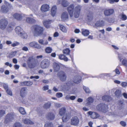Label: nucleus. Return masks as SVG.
<instances>
[{"label": "nucleus", "mask_w": 127, "mask_h": 127, "mask_svg": "<svg viewBox=\"0 0 127 127\" xmlns=\"http://www.w3.org/2000/svg\"><path fill=\"white\" fill-rule=\"evenodd\" d=\"M61 18L63 20H65L68 18V13L66 12H64L61 16Z\"/></svg>", "instance_id": "nucleus-21"}, {"label": "nucleus", "mask_w": 127, "mask_h": 127, "mask_svg": "<svg viewBox=\"0 0 127 127\" xmlns=\"http://www.w3.org/2000/svg\"><path fill=\"white\" fill-rule=\"evenodd\" d=\"M1 11L3 13H6L8 11V8L5 6H3L1 7Z\"/></svg>", "instance_id": "nucleus-27"}, {"label": "nucleus", "mask_w": 127, "mask_h": 127, "mask_svg": "<svg viewBox=\"0 0 127 127\" xmlns=\"http://www.w3.org/2000/svg\"><path fill=\"white\" fill-rule=\"evenodd\" d=\"M19 110L20 113L22 115H25L26 113L23 107H20L19 108Z\"/></svg>", "instance_id": "nucleus-36"}, {"label": "nucleus", "mask_w": 127, "mask_h": 127, "mask_svg": "<svg viewBox=\"0 0 127 127\" xmlns=\"http://www.w3.org/2000/svg\"><path fill=\"white\" fill-rule=\"evenodd\" d=\"M120 124L123 126L124 127L126 125V123L124 121H122L120 122Z\"/></svg>", "instance_id": "nucleus-58"}, {"label": "nucleus", "mask_w": 127, "mask_h": 127, "mask_svg": "<svg viewBox=\"0 0 127 127\" xmlns=\"http://www.w3.org/2000/svg\"><path fill=\"white\" fill-rule=\"evenodd\" d=\"M23 121L24 123L26 125H33L34 124V122L29 119L25 118Z\"/></svg>", "instance_id": "nucleus-18"}, {"label": "nucleus", "mask_w": 127, "mask_h": 127, "mask_svg": "<svg viewBox=\"0 0 127 127\" xmlns=\"http://www.w3.org/2000/svg\"><path fill=\"white\" fill-rule=\"evenodd\" d=\"M50 64V62L49 60L47 59H45L41 62L40 66L42 69L48 68Z\"/></svg>", "instance_id": "nucleus-7"}, {"label": "nucleus", "mask_w": 127, "mask_h": 127, "mask_svg": "<svg viewBox=\"0 0 127 127\" xmlns=\"http://www.w3.org/2000/svg\"><path fill=\"white\" fill-rule=\"evenodd\" d=\"M123 103V102L121 101H119L118 107L120 109H121L122 108Z\"/></svg>", "instance_id": "nucleus-44"}, {"label": "nucleus", "mask_w": 127, "mask_h": 127, "mask_svg": "<svg viewBox=\"0 0 127 127\" xmlns=\"http://www.w3.org/2000/svg\"><path fill=\"white\" fill-rule=\"evenodd\" d=\"M46 118L50 120H53L55 118V115L54 113L51 112L48 113L46 115Z\"/></svg>", "instance_id": "nucleus-12"}, {"label": "nucleus", "mask_w": 127, "mask_h": 127, "mask_svg": "<svg viewBox=\"0 0 127 127\" xmlns=\"http://www.w3.org/2000/svg\"><path fill=\"white\" fill-rule=\"evenodd\" d=\"M14 67L15 69H17L19 68V66L18 65L15 64L14 66Z\"/></svg>", "instance_id": "nucleus-64"}, {"label": "nucleus", "mask_w": 127, "mask_h": 127, "mask_svg": "<svg viewBox=\"0 0 127 127\" xmlns=\"http://www.w3.org/2000/svg\"><path fill=\"white\" fill-rule=\"evenodd\" d=\"M51 105V104L50 103H45L44 105V107L46 109L49 108Z\"/></svg>", "instance_id": "nucleus-42"}, {"label": "nucleus", "mask_w": 127, "mask_h": 127, "mask_svg": "<svg viewBox=\"0 0 127 127\" xmlns=\"http://www.w3.org/2000/svg\"><path fill=\"white\" fill-rule=\"evenodd\" d=\"M22 50L25 51H27L28 50V49L27 47L24 46L23 47Z\"/></svg>", "instance_id": "nucleus-60"}, {"label": "nucleus", "mask_w": 127, "mask_h": 127, "mask_svg": "<svg viewBox=\"0 0 127 127\" xmlns=\"http://www.w3.org/2000/svg\"><path fill=\"white\" fill-rule=\"evenodd\" d=\"M70 99L72 100H74L76 98V97L74 96H72L70 97Z\"/></svg>", "instance_id": "nucleus-61"}, {"label": "nucleus", "mask_w": 127, "mask_h": 127, "mask_svg": "<svg viewBox=\"0 0 127 127\" xmlns=\"http://www.w3.org/2000/svg\"><path fill=\"white\" fill-rule=\"evenodd\" d=\"M49 8V5L47 4H45L41 6L40 9L42 12H45L48 11Z\"/></svg>", "instance_id": "nucleus-14"}, {"label": "nucleus", "mask_w": 127, "mask_h": 127, "mask_svg": "<svg viewBox=\"0 0 127 127\" xmlns=\"http://www.w3.org/2000/svg\"><path fill=\"white\" fill-rule=\"evenodd\" d=\"M51 20H44L43 22V23L44 26L46 28H49L50 27V25L51 22Z\"/></svg>", "instance_id": "nucleus-16"}, {"label": "nucleus", "mask_w": 127, "mask_h": 127, "mask_svg": "<svg viewBox=\"0 0 127 127\" xmlns=\"http://www.w3.org/2000/svg\"><path fill=\"white\" fill-rule=\"evenodd\" d=\"M26 93L27 92L26 88L25 87L22 88L20 91L21 96L22 97H25Z\"/></svg>", "instance_id": "nucleus-17"}, {"label": "nucleus", "mask_w": 127, "mask_h": 127, "mask_svg": "<svg viewBox=\"0 0 127 127\" xmlns=\"http://www.w3.org/2000/svg\"><path fill=\"white\" fill-rule=\"evenodd\" d=\"M81 7L79 5H77L74 8L73 4H72L67 7V10L70 17H72L73 16V13L74 17L76 18L79 17L81 14Z\"/></svg>", "instance_id": "nucleus-1"}, {"label": "nucleus", "mask_w": 127, "mask_h": 127, "mask_svg": "<svg viewBox=\"0 0 127 127\" xmlns=\"http://www.w3.org/2000/svg\"><path fill=\"white\" fill-rule=\"evenodd\" d=\"M38 42L41 44L47 45L48 44V42L46 41L45 43H43L44 41L42 39H40L38 41Z\"/></svg>", "instance_id": "nucleus-47"}, {"label": "nucleus", "mask_w": 127, "mask_h": 127, "mask_svg": "<svg viewBox=\"0 0 127 127\" xmlns=\"http://www.w3.org/2000/svg\"><path fill=\"white\" fill-rule=\"evenodd\" d=\"M83 88L84 90L86 93L89 94L91 93V91L88 87L83 86Z\"/></svg>", "instance_id": "nucleus-37"}, {"label": "nucleus", "mask_w": 127, "mask_h": 127, "mask_svg": "<svg viewBox=\"0 0 127 127\" xmlns=\"http://www.w3.org/2000/svg\"><path fill=\"white\" fill-rule=\"evenodd\" d=\"M57 76L60 80L62 81H65L66 79L67 76L64 72L62 70L60 71L57 74Z\"/></svg>", "instance_id": "nucleus-6"}, {"label": "nucleus", "mask_w": 127, "mask_h": 127, "mask_svg": "<svg viewBox=\"0 0 127 127\" xmlns=\"http://www.w3.org/2000/svg\"><path fill=\"white\" fill-rule=\"evenodd\" d=\"M59 27L60 30L64 33H66L67 32V30L66 28L63 25H59Z\"/></svg>", "instance_id": "nucleus-31"}, {"label": "nucleus", "mask_w": 127, "mask_h": 127, "mask_svg": "<svg viewBox=\"0 0 127 127\" xmlns=\"http://www.w3.org/2000/svg\"><path fill=\"white\" fill-rule=\"evenodd\" d=\"M57 7L56 5L52 6L51 10V15L52 16H54L56 14L57 10Z\"/></svg>", "instance_id": "nucleus-22"}, {"label": "nucleus", "mask_w": 127, "mask_h": 127, "mask_svg": "<svg viewBox=\"0 0 127 127\" xmlns=\"http://www.w3.org/2000/svg\"><path fill=\"white\" fill-rule=\"evenodd\" d=\"M16 53V52L15 51L11 52L9 54V57L11 58L14 57Z\"/></svg>", "instance_id": "nucleus-46"}, {"label": "nucleus", "mask_w": 127, "mask_h": 127, "mask_svg": "<svg viewBox=\"0 0 127 127\" xmlns=\"http://www.w3.org/2000/svg\"><path fill=\"white\" fill-rule=\"evenodd\" d=\"M99 117V115L96 112H93L91 117L93 119H95Z\"/></svg>", "instance_id": "nucleus-33"}, {"label": "nucleus", "mask_w": 127, "mask_h": 127, "mask_svg": "<svg viewBox=\"0 0 127 127\" xmlns=\"http://www.w3.org/2000/svg\"><path fill=\"white\" fill-rule=\"evenodd\" d=\"M66 111V108L63 107L59 109V114L61 116H63L62 119L64 122H65L68 120L71 117V114L69 113H65Z\"/></svg>", "instance_id": "nucleus-2"}, {"label": "nucleus", "mask_w": 127, "mask_h": 127, "mask_svg": "<svg viewBox=\"0 0 127 127\" xmlns=\"http://www.w3.org/2000/svg\"><path fill=\"white\" fill-rule=\"evenodd\" d=\"M121 19L122 20L125 21L127 19V16L126 15L124 14L123 13H122L121 14Z\"/></svg>", "instance_id": "nucleus-39"}, {"label": "nucleus", "mask_w": 127, "mask_h": 127, "mask_svg": "<svg viewBox=\"0 0 127 127\" xmlns=\"http://www.w3.org/2000/svg\"><path fill=\"white\" fill-rule=\"evenodd\" d=\"M26 86H30L32 84V82L30 81H26Z\"/></svg>", "instance_id": "nucleus-50"}, {"label": "nucleus", "mask_w": 127, "mask_h": 127, "mask_svg": "<svg viewBox=\"0 0 127 127\" xmlns=\"http://www.w3.org/2000/svg\"><path fill=\"white\" fill-rule=\"evenodd\" d=\"M87 102L86 104V106H88L93 103L94 101V99L90 97L87 99Z\"/></svg>", "instance_id": "nucleus-20"}, {"label": "nucleus", "mask_w": 127, "mask_h": 127, "mask_svg": "<svg viewBox=\"0 0 127 127\" xmlns=\"http://www.w3.org/2000/svg\"><path fill=\"white\" fill-rule=\"evenodd\" d=\"M79 120L77 116L73 117L71 120V124L74 126L78 125L79 123Z\"/></svg>", "instance_id": "nucleus-10"}, {"label": "nucleus", "mask_w": 127, "mask_h": 127, "mask_svg": "<svg viewBox=\"0 0 127 127\" xmlns=\"http://www.w3.org/2000/svg\"><path fill=\"white\" fill-rule=\"evenodd\" d=\"M14 24L12 22L10 23L8 27V28L9 29H11L12 30L13 28L14 27Z\"/></svg>", "instance_id": "nucleus-40"}, {"label": "nucleus", "mask_w": 127, "mask_h": 127, "mask_svg": "<svg viewBox=\"0 0 127 127\" xmlns=\"http://www.w3.org/2000/svg\"><path fill=\"white\" fill-rule=\"evenodd\" d=\"M112 99L109 96L107 95L104 96V100L106 101H108Z\"/></svg>", "instance_id": "nucleus-38"}, {"label": "nucleus", "mask_w": 127, "mask_h": 127, "mask_svg": "<svg viewBox=\"0 0 127 127\" xmlns=\"http://www.w3.org/2000/svg\"><path fill=\"white\" fill-rule=\"evenodd\" d=\"M96 108L98 111L100 112H102L103 110V104L100 103L97 106Z\"/></svg>", "instance_id": "nucleus-25"}, {"label": "nucleus", "mask_w": 127, "mask_h": 127, "mask_svg": "<svg viewBox=\"0 0 127 127\" xmlns=\"http://www.w3.org/2000/svg\"><path fill=\"white\" fill-rule=\"evenodd\" d=\"M52 50V49L51 47H46L45 49V52L47 53H50Z\"/></svg>", "instance_id": "nucleus-35"}, {"label": "nucleus", "mask_w": 127, "mask_h": 127, "mask_svg": "<svg viewBox=\"0 0 127 127\" xmlns=\"http://www.w3.org/2000/svg\"><path fill=\"white\" fill-rule=\"evenodd\" d=\"M121 91L119 90H117L115 93V95L116 96L119 97L121 95Z\"/></svg>", "instance_id": "nucleus-41"}, {"label": "nucleus", "mask_w": 127, "mask_h": 127, "mask_svg": "<svg viewBox=\"0 0 127 127\" xmlns=\"http://www.w3.org/2000/svg\"><path fill=\"white\" fill-rule=\"evenodd\" d=\"M14 118V114L13 113H11L8 114L6 116L4 123L7 124L8 122L12 121Z\"/></svg>", "instance_id": "nucleus-5"}, {"label": "nucleus", "mask_w": 127, "mask_h": 127, "mask_svg": "<svg viewBox=\"0 0 127 127\" xmlns=\"http://www.w3.org/2000/svg\"><path fill=\"white\" fill-rule=\"evenodd\" d=\"M27 63L28 67L30 68H33L37 65V62L35 58L32 56L29 57L28 58Z\"/></svg>", "instance_id": "nucleus-3"}, {"label": "nucleus", "mask_w": 127, "mask_h": 127, "mask_svg": "<svg viewBox=\"0 0 127 127\" xmlns=\"http://www.w3.org/2000/svg\"><path fill=\"white\" fill-rule=\"evenodd\" d=\"M44 127H54L53 124L51 122H47L44 125Z\"/></svg>", "instance_id": "nucleus-32"}, {"label": "nucleus", "mask_w": 127, "mask_h": 127, "mask_svg": "<svg viewBox=\"0 0 127 127\" xmlns=\"http://www.w3.org/2000/svg\"><path fill=\"white\" fill-rule=\"evenodd\" d=\"M59 59L64 60L65 62H67L68 60L67 57L64 55L63 54H60L59 56Z\"/></svg>", "instance_id": "nucleus-23"}, {"label": "nucleus", "mask_w": 127, "mask_h": 127, "mask_svg": "<svg viewBox=\"0 0 127 127\" xmlns=\"http://www.w3.org/2000/svg\"><path fill=\"white\" fill-rule=\"evenodd\" d=\"M14 17L18 20H21L22 19L21 15L17 13H15L13 15Z\"/></svg>", "instance_id": "nucleus-24"}, {"label": "nucleus", "mask_w": 127, "mask_h": 127, "mask_svg": "<svg viewBox=\"0 0 127 127\" xmlns=\"http://www.w3.org/2000/svg\"><path fill=\"white\" fill-rule=\"evenodd\" d=\"M74 82L77 84H78L80 83L81 81V79H79L78 80L76 81L75 80Z\"/></svg>", "instance_id": "nucleus-62"}, {"label": "nucleus", "mask_w": 127, "mask_h": 127, "mask_svg": "<svg viewBox=\"0 0 127 127\" xmlns=\"http://www.w3.org/2000/svg\"><path fill=\"white\" fill-rule=\"evenodd\" d=\"M62 5L64 7H66L69 5V3L66 0H60Z\"/></svg>", "instance_id": "nucleus-19"}, {"label": "nucleus", "mask_w": 127, "mask_h": 127, "mask_svg": "<svg viewBox=\"0 0 127 127\" xmlns=\"http://www.w3.org/2000/svg\"><path fill=\"white\" fill-rule=\"evenodd\" d=\"M6 92L8 95H9L11 96H12V91L8 89H7L6 90Z\"/></svg>", "instance_id": "nucleus-51"}, {"label": "nucleus", "mask_w": 127, "mask_h": 127, "mask_svg": "<svg viewBox=\"0 0 127 127\" xmlns=\"http://www.w3.org/2000/svg\"><path fill=\"white\" fill-rule=\"evenodd\" d=\"M5 114V111L3 110H0V117H2Z\"/></svg>", "instance_id": "nucleus-49"}, {"label": "nucleus", "mask_w": 127, "mask_h": 127, "mask_svg": "<svg viewBox=\"0 0 127 127\" xmlns=\"http://www.w3.org/2000/svg\"><path fill=\"white\" fill-rule=\"evenodd\" d=\"M34 20L32 18L30 17H27L26 18V21L27 23H32L34 22Z\"/></svg>", "instance_id": "nucleus-34"}, {"label": "nucleus", "mask_w": 127, "mask_h": 127, "mask_svg": "<svg viewBox=\"0 0 127 127\" xmlns=\"http://www.w3.org/2000/svg\"><path fill=\"white\" fill-rule=\"evenodd\" d=\"M48 85L44 86L43 88V90L44 91L47 90L48 89Z\"/></svg>", "instance_id": "nucleus-56"}, {"label": "nucleus", "mask_w": 127, "mask_h": 127, "mask_svg": "<svg viewBox=\"0 0 127 127\" xmlns=\"http://www.w3.org/2000/svg\"><path fill=\"white\" fill-rule=\"evenodd\" d=\"M53 68L54 72H57L60 70V66L59 64L54 62L53 64Z\"/></svg>", "instance_id": "nucleus-13"}, {"label": "nucleus", "mask_w": 127, "mask_h": 127, "mask_svg": "<svg viewBox=\"0 0 127 127\" xmlns=\"http://www.w3.org/2000/svg\"><path fill=\"white\" fill-rule=\"evenodd\" d=\"M5 65L7 66H9L10 67H11L12 66V65L11 64H9L8 62H7L5 64Z\"/></svg>", "instance_id": "nucleus-59"}, {"label": "nucleus", "mask_w": 127, "mask_h": 127, "mask_svg": "<svg viewBox=\"0 0 127 127\" xmlns=\"http://www.w3.org/2000/svg\"><path fill=\"white\" fill-rule=\"evenodd\" d=\"M82 34L84 36H87L89 35V34L90 32L89 31L87 30H82Z\"/></svg>", "instance_id": "nucleus-26"}, {"label": "nucleus", "mask_w": 127, "mask_h": 127, "mask_svg": "<svg viewBox=\"0 0 127 127\" xmlns=\"http://www.w3.org/2000/svg\"><path fill=\"white\" fill-rule=\"evenodd\" d=\"M121 85L123 87H124L127 85V83L125 82H122V83Z\"/></svg>", "instance_id": "nucleus-55"}, {"label": "nucleus", "mask_w": 127, "mask_h": 127, "mask_svg": "<svg viewBox=\"0 0 127 127\" xmlns=\"http://www.w3.org/2000/svg\"><path fill=\"white\" fill-rule=\"evenodd\" d=\"M13 127H22V125L19 122L15 123Z\"/></svg>", "instance_id": "nucleus-43"}, {"label": "nucleus", "mask_w": 127, "mask_h": 127, "mask_svg": "<svg viewBox=\"0 0 127 127\" xmlns=\"http://www.w3.org/2000/svg\"><path fill=\"white\" fill-rule=\"evenodd\" d=\"M26 81H24L23 82H21L20 83V86H26Z\"/></svg>", "instance_id": "nucleus-54"}, {"label": "nucleus", "mask_w": 127, "mask_h": 127, "mask_svg": "<svg viewBox=\"0 0 127 127\" xmlns=\"http://www.w3.org/2000/svg\"><path fill=\"white\" fill-rule=\"evenodd\" d=\"M63 94L62 93H58L56 94V96L58 98L62 97L63 96Z\"/></svg>", "instance_id": "nucleus-52"}, {"label": "nucleus", "mask_w": 127, "mask_h": 127, "mask_svg": "<svg viewBox=\"0 0 127 127\" xmlns=\"http://www.w3.org/2000/svg\"><path fill=\"white\" fill-rule=\"evenodd\" d=\"M114 12V10L113 9H106L104 12L105 16H109L113 14Z\"/></svg>", "instance_id": "nucleus-11"}, {"label": "nucleus", "mask_w": 127, "mask_h": 127, "mask_svg": "<svg viewBox=\"0 0 127 127\" xmlns=\"http://www.w3.org/2000/svg\"><path fill=\"white\" fill-rule=\"evenodd\" d=\"M43 29L39 26L36 25L34 27V35L36 36L41 35L43 34Z\"/></svg>", "instance_id": "nucleus-4"}, {"label": "nucleus", "mask_w": 127, "mask_h": 127, "mask_svg": "<svg viewBox=\"0 0 127 127\" xmlns=\"http://www.w3.org/2000/svg\"><path fill=\"white\" fill-rule=\"evenodd\" d=\"M108 109V107L107 105H104V113L107 112Z\"/></svg>", "instance_id": "nucleus-48"}, {"label": "nucleus", "mask_w": 127, "mask_h": 127, "mask_svg": "<svg viewBox=\"0 0 127 127\" xmlns=\"http://www.w3.org/2000/svg\"><path fill=\"white\" fill-rule=\"evenodd\" d=\"M30 46L31 47H34L37 49H40L41 47L39 44L37 42H32L30 43L29 44Z\"/></svg>", "instance_id": "nucleus-15"}, {"label": "nucleus", "mask_w": 127, "mask_h": 127, "mask_svg": "<svg viewBox=\"0 0 127 127\" xmlns=\"http://www.w3.org/2000/svg\"><path fill=\"white\" fill-rule=\"evenodd\" d=\"M87 19L89 21H90L93 19V15L92 13L89 12L87 16Z\"/></svg>", "instance_id": "nucleus-29"}, {"label": "nucleus", "mask_w": 127, "mask_h": 127, "mask_svg": "<svg viewBox=\"0 0 127 127\" xmlns=\"http://www.w3.org/2000/svg\"><path fill=\"white\" fill-rule=\"evenodd\" d=\"M115 72L116 74H120V72L119 71V69L116 68L115 70Z\"/></svg>", "instance_id": "nucleus-63"}, {"label": "nucleus", "mask_w": 127, "mask_h": 127, "mask_svg": "<svg viewBox=\"0 0 127 127\" xmlns=\"http://www.w3.org/2000/svg\"><path fill=\"white\" fill-rule=\"evenodd\" d=\"M103 24V21L102 20L97 21L95 24V26L96 27H101Z\"/></svg>", "instance_id": "nucleus-28"}, {"label": "nucleus", "mask_w": 127, "mask_h": 127, "mask_svg": "<svg viewBox=\"0 0 127 127\" xmlns=\"http://www.w3.org/2000/svg\"><path fill=\"white\" fill-rule=\"evenodd\" d=\"M70 52V51L68 48H66L63 50V52L64 54L66 55H69Z\"/></svg>", "instance_id": "nucleus-30"}, {"label": "nucleus", "mask_w": 127, "mask_h": 127, "mask_svg": "<svg viewBox=\"0 0 127 127\" xmlns=\"http://www.w3.org/2000/svg\"><path fill=\"white\" fill-rule=\"evenodd\" d=\"M22 30L21 28L19 26H17L16 27L15 29L16 32L20 34L21 35L22 37L23 38H26L27 37V34L25 33H22L21 32Z\"/></svg>", "instance_id": "nucleus-9"}, {"label": "nucleus", "mask_w": 127, "mask_h": 127, "mask_svg": "<svg viewBox=\"0 0 127 127\" xmlns=\"http://www.w3.org/2000/svg\"><path fill=\"white\" fill-rule=\"evenodd\" d=\"M8 24L7 21L5 19H2L0 21V28L2 30L5 29Z\"/></svg>", "instance_id": "nucleus-8"}, {"label": "nucleus", "mask_w": 127, "mask_h": 127, "mask_svg": "<svg viewBox=\"0 0 127 127\" xmlns=\"http://www.w3.org/2000/svg\"><path fill=\"white\" fill-rule=\"evenodd\" d=\"M122 63L123 65L127 67V60L126 59H123Z\"/></svg>", "instance_id": "nucleus-45"}, {"label": "nucleus", "mask_w": 127, "mask_h": 127, "mask_svg": "<svg viewBox=\"0 0 127 127\" xmlns=\"http://www.w3.org/2000/svg\"><path fill=\"white\" fill-rule=\"evenodd\" d=\"M59 36V33L57 32H55L53 36L54 37H56Z\"/></svg>", "instance_id": "nucleus-57"}, {"label": "nucleus", "mask_w": 127, "mask_h": 127, "mask_svg": "<svg viewBox=\"0 0 127 127\" xmlns=\"http://www.w3.org/2000/svg\"><path fill=\"white\" fill-rule=\"evenodd\" d=\"M19 43L18 42H16L15 43H14L11 44V45L12 47H14L19 45Z\"/></svg>", "instance_id": "nucleus-53"}]
</instances>
